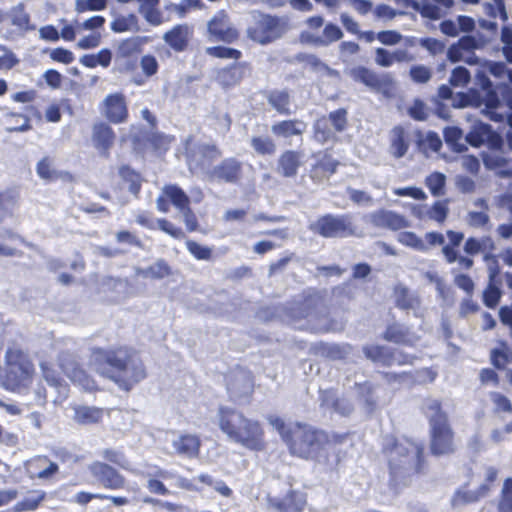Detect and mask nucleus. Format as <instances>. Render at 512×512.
Here are the masks:
<instances>
[{
	"mask_svg": "<svg viewBox=\"0 0 512 512\" xmlns=\"http://www.w3.org/2000/svg\"><path fill=\"white\" fill-rule=\"evenodd\" d=\"M285 445L293 457L322 463L337 470L355 446L354 432H327L307 423L295 422Z\"/></svg>",
	"mask_w": 512,
	"mask_h": 512,
	"instance_id": "nucleus-1",
	"label": "nucleus"
},
{
	"mask_svg": "<svg viewBox=\"0 0 512 512\" xmlns=\"http://www.w3.org/2000/svg\"><path fill=\"white\" fill-rule=\"evenodd\" d=\"M91 365L120 390L130 392L148 377L147 367L137 349L129 345L91 349Z\"/></svg>",
	"mask_w": 512,
	"mask_h": 512,
	"instance_id": "nucleus-2",
	"label": "nucleus"
},
{
	"mask_svg": "<svg viewBox=\"0 0 512 512\" xmlns=\"http://www.w3.org/2000/svg\"><path fill=\"white\" fill-rule=\"evenodd\" d=\"M381 451L387 459L390 486L406 484L408 480L425 474L428 469L425 447L420 442L408 438L400 440L389 435Z\"/></svg>",
	"mask_w": 512,
	"mask_h": 512,
	"instance_id": "nucleus-3",
	"label": "nucleus"
},
{
	"mask_svg": "<svg viewBox=\"0 0 512 512\" xmlns=\"http://www.w3.org/2000/svg\"><path fill=\"white\" fill-rule=\"evenodd\" d=\"M218 424L231 441L253 451L266 448L265 431L260 421L248 418L236 409L220 407Z\"/></svg>",
	"mask_w": 512,
	"mask_h": 512,
	"instance_id": "nucleus-4",
	"label": "nucleus"
},
{
	"mask_svg": "<svg viewBox=\"0 0 512 512\" xmlns=\"http://www.w3.org/2000/svg\"><path fill=\"white\" fill-rule=\"evenodd\" d=\"M36 368L30 353L17 343L9 345L0 367V386L12 393L28 390L34 381Z\"/></svg>",
	"mask_w": 512,
	"mask_h": 512,
	"instance_id": "nucleus-5",
	"label": "nucleus"
},
{
	"mask_svg": "<svg viewBox=\"0 0 512 512\" xmlns=\"http://www.w3.org/2000/svg\"><path fill=\"white\" fill-rule=\"evenodd\" d=\"M424 413L430 427V453L436 457L454 454L457 451L455 432L442 402L438 399H428L424 405Z\"/></svg>",
	"mask_w": 512,
	"mask_h": 512,
	"instance_id": "nucleus-6",
	"label": "nucleus"
},
{
	"mask_svg": "<svg viewBox=\"0 0 512 512\" xmlns=\"http://www.w3.org/2000/svg\"><path fill=\"white\" fill-rule=\"evenodd\" d=\"M288 30L287 22L278 15L261 11L252 14V21L247 27V37L260 45H268L280 39Z\"/></svg>",
	"mask_w": 512,
	"mask_h": 512,
	"instance_id": "nucleus-7",
	"label": "nucleus"
},
{
	"mask_svg": "<svg viewBox=\"0 0 512 512\" xmlns=\"http://www.w3.org/2000/svg\"><path fill=\"white\" fill-rule=\"evenodd\" d=\"M309 230L323 238H348L357 235V227L351 214L321 215L309 225Z\"/></svg>",
	"mask_w": 512,
	"mask_h": 512,
	"instance_id": "nucleus-8",
	"label": "nucleus"
},
{
	"mask_svg": "<svg viewBox=\"0 0 512 512\" xmlns=\"http://www.w3.org/2000/svg\"><path fill=\"white\" fill-rule=\"evenodd\" d=\"M485 96L483 99L485 113L491 121L504 122L512 128V88L508 85L498 87L499 93L492 89V84L486 80Z\"/></svg>",
	"mask_w": 512,
	"mask_h": 512,
	"instance_id": "nucleus-9",
	"label": "nucleus"
},
{
	"mask_svg": "<svg viewBox=\"0 0 512 512\" xmlns=\"http://www.w3.org/2000/svg\"><path fill=\"white\" fill-rule=\"evenodd\" d=\"M57 365L74 385H78L88 392L98 390L95 379L87 372L72 352L61 351L57 355Z\"/></svg>",
	"mask_w": 512,
	"mask_h": 512,
	"instance_id": "nucleus-10",
	"label": "nucleus"
},
{
	"mask_svg": "<svg viewBox=\"0 0 512 512\" xmlns=\"http://www.w3.org/2000/svg\"><path fill=\"white\" fill-rule=\"evenodd\" d=\"M350 78L361 83L371 91L389 95L395 87V82L390 73H377L366 66H355L348 71Z\"/></svg>",
	"mask_w": 512,
	"mask_h": 512,
	"instance_id": "nucleus-11",
	"label": "nucleus"
},
{
	"mask_svg": "<svg viewBox=\"0 0 512 512\" xmlns=\"http://www.w3.org/2000/svg\"><path fill=\"white\" fill-rule=\"evenodd\" d=\"M210 182L239 185L244 178L243 162L236 157H226L206 171Z\"/></svg>",
	"mask_w": 512,
	"mask_h": 512,
	"instance_id": "nucleus-12",
	"label": "nucleus"
},
{
	"mask_svg": "<svg viewBox=\"0 0 512 512\" xmlns=\"http://www.w3.org/2000/svg\"><path fill=\"white\" fill-rule=\"evenodd\" d=\"M222 150L214 143H202L196 150L187 152L186 162L191 172H204L211 168L214 161L221 158Z\"/></svg>",
	"mask_w": 512,
	"mask_h": 512,
	"instance_id": "nucleus-13",
	"label": "nucleus"
},
{
	"mask_svg": "<svg viewBox=\"0 0 512 512\" xmlns=\"http://www.w3.org/2000/svg\"><path fill=\"white\" fill-rule=\"evenodd\" d=\"M209 38L226 44L234 43L239 38L238 30L230 23L225 10L217 11L207 24Z\"/></svg>",
	"mask_w": 512,
	"mask_h": 512,
	"instance_id": "nucleus-14",
	"label": "nucleus"
},
{
	"mask_svg": "<svg viewBox=\"0 0 512 512\" xmlns=\"http://www.w3.org/2000/svg\"><path fill=\"white\" fill-rule=\"evenodd\" d=\"M104 118L111 124H122L129 119L126 96L122 92L108 94L100 105Z\"/></svg>",
	"mask_w": 512,
	"mask_h": 512,
	"instance_id": "nucleus-15",
	"label": "nucleus"
},
{
	"mask_svg": "<svg viewBox=\"0 0 512 512\" xmlns=\"http://www.w3.org/2000/svg\"><path fill=\"white\" fill-rule=\"evenodd\" d=\"M89 471L99 485L107 490H122L126 486L125 476L105 462H93Z\"/></svg>",
	"mask_w": 512,
	"mask_h": 512,
	"instance_id": "nucleus-16",
	"label": "nucleus"
},
{
	"mask_svg": "<svg viewBox=\"0 0 512 512\" xmlns=\"http://www.w3.org/2000/svg\"><path fill=\"white\" fill-rule=\"evenodd\" d=\"M251 72L249 62H233L216 71L215 81L223 89L233 88L239 85Z\"/></svg>",
	"mask_w": 512,
	"mask_h": 512,
	"instance_id": "nucleus-17",
	"label": "nucleus"
},
{
	"mask_svg": "<svg viewBox=\"0 0 512 512\" xmlns=\"http://www.w3.org/2000/svg\"><path fill=\"white\" fill-rule=\"evenodd\" d=\"M315 162L309 170V177L314 183L329 180L338 170L340 161L334 158L327 150L314 155Z\"/></svg>",
	"mask_w": 512,
	"mask_h": 512,
	"instance_id": "nucleus-18",
	"label": "nucleus"
},
{
	"mask_svg": "<svg viewBox=\"0 0 512 512\" xmlns=\"http://www.w3.org/2000/svg\"><path fill=\"white\" fill-rule=\"evenodd\" d=\"M110 124L105 121H98L92 127V144L98 153L105 158L110 156V150L116 141L115 131Z\"/></svg>",
	"mask_w": 512,
	"mask_h": 512,
	"instance_id": "nucleus-19",
	"label": "nucleus"
},
{
	"mask_svg": "<svg viewBox=\"0 0 512 512\" xmlns=\"http://www.w3.org/2000/svg\"><path fill=\"white\" fill-rule=\"evenodd\" d=\"M303 152L294 149L284 150L277 159V171L283 178H295L303 165Z\"/></svg>",
	"mask_w": 512,
	"mask_h": 512,
	"instance_id": "nucleus-20",
	"label": "nucleus"
},
{
	"mask_svg": "<svg viewBox=\"0 0 512 512\" xmlns=\"http://www.w3.org/2000/svg\"><path fill=\"white\" fill-rule=\"evenodd\" d=\"M371 222L374 226L398 231L410 226L405 216L390 210L379 209L371 214Z\"/></svg>",
	"mask_w": 512,
	"mask_h": 512,
	"instance_id": "nucleus-21",
	"label": "nucleus"
},
{
	"mask_svg": "<svg viewBox=\"0 0 512 512\" xmlns=\"http://www.w3.org/2000/svg\"><path fill=\"white\" fill-rule=\"evenodd\" d=\"M382 338L390 343L413 347L418 340L411 329L399 322H393L387 325Z\"/></svg>",
	"mask_w": 512,
	"mask_h": 512,
	"instance_id": "nucleus-22",
	"label": "nucleus"
},
{
	"mask_svg": "<svg viewBox=\"0 0 512 512\" xmlns=\"http://www.w3.org/2000/svg\"><path fill=\"white\" fill-rule=\"evenodd\" d=\"M201 444V438L197 434L182 433L173 441L172 446L177 455L194 459L200 455Z\"/></svg>",
	"mask_w": 512,
	"mask_h": 512,
	"instance_id": "nucleus-23",
	"label": "nucleus"
},
{
	"mask_svg": "<svg viewBox=\"0 0 512 512\" xmlns=\"http://www.w3.org/2000/svg\"><path fill=\"white\" fill-rule=\"evenodd\" d=\"M410 133L402 125L394 126L389 135V153L395 159L404 157L410 147Z\"/></svg>",
	"mask_w": 512,
	"mask_h": 512,
	"instance_id": "nucleus-24",
	"label": "nucleus"
},
{
	"mask_svg": "<svg viewBox=\"0 0 512 512\" xmlns=\"http://www.w3.org/2000/svg\"><path fill=\"white\" fill-rule=\"evenodd\" d=\"M374 60L378 66L388 68L395 63H410L415 60V57L412 53L405 49H396L394 51H390L388 49L379 47L375 49Z\"/></svg>",
	"mask_w": 512,
	"mask_h": 512,
	"instance_id": "nucleus-25",
	"label": "nucleus"
},
{
	"mask_svg": "<svg viewBox=\"0 0 512 512\" xmlns=\"http://www.w3.org/2000/svg\"><path fill=\"white\" fill-rule=\"evenodd\" d=\"M306 124L300 119H284L276 121L271 126L273 135L277 138L288 139L302 137Z\"/></svg>",
	"mask_w": 512,
	"mask_h": 512,
	"instance_id": "nucleus-26",
	"label": "nucleus"
},
{
	"mask_svg": "<svg viewBox=\"0 0 512 512\" xmlns=\"http://www.w3.org/2000/svg\"><path fill=\"white\" fill-rule=\"evenodd\" d=\"M319 398L321 405L332 409L341 416H349L353 411V405L347 400L337 396L336 390L333 388L320 391Z\"/></svg>",
	"mask_w": 512,
	"mask_h": 512,
	"instance_id": "nucleus-27",
	"label": "nucleus"
},
{
	"mask_svg": "<svg viewBox=\"0 0 512 512\" xmlns=\"http://www.w3.org/2000/svg\"><path fill=\"white\" fill-rule=\"evenodd\" d=\"M163 39L171 49L182 52L189 44V26L187 24H177L163 35Z\"/></svg>",
	"mask_w": 512,
	"mask_h": 512,
	"instance_id": "nucleus-28",
	"label": "nucleus"
},
{
	"mask_svg": "<svg viewBox=\"0 0 512 512\" xmlns=\"http://www.w3.org/2000/svg\"><path fill=\"white\" fill-rule=\"evenodd\" d=\"M365 357L373 363L391 367L395 365V349L382 345H366L363 347Z\"/></svg>",
	"mask_w": 512,
	"mask_h": 512,
	"instance_id": "nucleus-29",
	"label": "nucleus"
},
{
	"mask_svg": "<svg viewBox=\"0 0 512 512\" xmlns=\"http://www.w3.org/2000/svg\"><path fill=\"white\" fill-rule=\"evenodd\" d=\"M138 11L143 18L153 26H159L164 22L162 12L159 9L160 0H136Z\"/></svg>",
	"mask_w": 512,
	"mask_h": 512,
	"instance_id": "nucleus-30",
	"label": "nucleus"
},
{
	"mask_svg": "<svg viewBox=\"0 0 512 512\" xmlns=\"http://www.w3.org/2000/svg\"><path fill=\"white\" fill-rule=\"evenodd\" d=\"M268 104L280 115L288 116L292 113L290 109L291 95L286 89L272 90L266 96Z\"/></svg>",
	"mask_w": 512,
	"mask_h": 512,
	"instance_id": "nucleus-31",
	"label": "nucleus"
},
{
	"mask_svg": "<svg viewBox=\"0 0 512 512\" xmlns=\"http://www.w3.org/2000/svg\"><path fill=\"white\" fill-rule=\"evenodd\" d=\"M104 410L99 407L80 405L74 408V420L81 425H92L102 421Z\"/></svg>",
	"mask_w": 512,
	"mask_h": 512,
	"instance_id": "nucleus-32",
	"label": "nucleus"
},
{
	"mask_svg": "<svg viewBox=\"0 0 512 512\" xmlns=\"http://www.w3.org/2000/svg\"><path fill=\"white\" fill-rule=\"evenodd\" d=\"M138 275L151 280H162L173 275V269L164 259H159L150 266L140 269Z\"/></svg>",
	"mask_w": 512,
	"mask_h": 512,
	"instance_id": "nucleus-33",
	"label": "nucleus"
},
{
	"mask_svg": "<svg viewBox=\"0 0 512 512\" xmlns=\"http://www.w3.org/2000/svg\"><path fill=\"white\" fill-rule=\"evenodd\" d=\"M491 364L498 370H503L512 364V348L504 340L498 342V347L490 351Z\"/></svg>",
	"mask_w": 512,
	"mask_h": 512,
	"instance_id": "nucleus-34",
	"label": "nucleus"
},
{
	"mask_svg": "<svg viewBox=\"0 0 512 512\" xmlns=\"http://www.w3.org/2000/svg\"><path fill=\"white\" fill-rule=\"evenodd\" d=\"M40 370L43 379L47 382V384L56 389L67 388V383L63 378L61 372H59L55 366V364L51 361L44 360L40 362Z\"/></svg>",
	"mask_w": 512,
	"mask_h": 512,
	"instance_id": "nucleus-35",
	"label": "nucleus"
},
{
	"mask_svg": "<svg viewBox=\"0 0 512 512\" xmlns=\"http://www.w3.org/2000/svg\"><path fill=\"white\" fill-rule=\"evenodd\" d=\"M144 41L140 37H128L119 42L116 49V57L119 59H129L137 56L142 51Z\"/></svg>",
	"mask_w": 512,
	"mask_h": 512,
	"instance_id": "nucleus-36",
	"label": "nucleus"
},
{
	"mask_svg": "<svg viewBox=\"0 0 512 512\" xmlns=\"http://www.w3.org/2000/svg\"><path fill=\"white\" fill-rule=\"evenodd\" d=\"M323 296L319 291H313L303 295L302 300L294 308L296 314L301 318H306L311 315L322 302Z\"/></svg>",
	"mask_w": 512,
	"mask_h": 512,
	"instance_id": "nucleus-37",
	"label": "nucleus"
},
{
	"mask_svg": "<svg viewBox=\"0 0 512 512\" xmlns=\"http://www.w3.org/2000/svg\"><path fill=\"white\" fill-rule=\"evenodd\" d=\"M334 131L326 116L319 117L313 124V138L319 144H325L335 139Z\"/></svg>",
	"mask_w": 512,
	"mask_h": 512,
	"instance_id": "nucleus-38",
	"label": "nucleus"
},
{
	"mask_svg": "<svg viewBox=\"0 0 512 512\" xmlns=\"http://www.w3.org/2000/svg\"><path fill=\"white\" fill-rule=\"evenodd\" d=\"M165 195L169 198L170 203L179 211L187 209L191 201L186 192L176 184H167L163 187Z\"/></svg>",
	"mask_w": 512,
	"mask_h": 512,
	"instance_id": "nucleus-39",
	"label": "nucleus"
},
{
	"mask_svg": "<svg viewBox=\"0 0 512 512\" xmlns=\"http://www.w3.org/2000/svg\"><path fill=\"white\" fill-rule=\"evenodd\" d=\"M170 477V473L162 468H157L155 472L147 480L146 487L150 493L155 495L167 496L170 490L165 486L162 480Z\"/></svg>",
	"mask_w": 512,
	"mask_h": 512,
	"instance_id": "nucleus-40",
	"label": "nucleus"
},
{
	"mask_svg": "<svg viewBox=\"0 0 512 512\" xmlns=\"http://www.w3.org/2000/svg\"><path fill=\"white\" fill-rule=\"evenodd\" d=\"M394 293L395 305L397 308L401 310H410L419 307V297L412 294L408 288L404 286H396L394 289Z\"/></svg>",
	"mask_w": 512,
	"mask_h": 512,
	"instance_id": "nucleus-41",
	"label": "nucleus"
},
{
	"mask_svg": "<svg viewBox=\"0 0 512 512\" xmlns=\"http://www.w3.org/2000/svg\"><path fill=\"white\" fill-rule=\"evenodd\" d=\"M46 492L42 490H33L29 492V495L18 501L13 509L15 512H28L35 511L38 509L40 504L45 500Z\"/></svg>",
	"mask_w": 512,
	"mask_h": 512,
	"instance_id": "nucleus-42",
	"label": "nucleus"
},
{
	"mask_svg": "<svg viewBox=\"0 0 512 512\" xmlns=\"http://www.w3.org/2000/svg\"><path fill=\"white\" fill-rule=\"evenodd\" d=\"M119 175L122 180L129 185V191L137 196L142 188L143 178L141 174L129 165H122L119 168Z\"/></svg>",
	"mask_w": 512,
	"mask_h": 512,
	"instance_id": "nucleus-43",
	"label": "nucleus"
},
{
	"mask_svg": "<svg viewBox=\"0 0 512 512\" xmlns=\"http://www.w3.org/2000/svg\"><path fill=\"white\" fill-rule=\"evenodd\" d=\"M446 235L449 239V243L442 247V253L448 264H452L457 259L456 248L461 244L464 239V233L460 231L448 230Z\"/></svg>",
	"mask_w": 512,
	"mask_h": 512,
	"instance_id": "nucleus-44",
	"label": "nucleus"
},
{
	"mask_svg": "<svg viewBox=\"0 0 512 512\" xmlns=\"http://www.w3.org/2000/svg\"><path fill=\"white\" fill-rule=\"evenodd\" d=\"M36 172L45 181H56L61 177V172L55 169L53 159L49 156L43 157L37 163Z\"/></svg>",
	"mask_w": 512,
	"mask_h": 512,
	"instance_id": "nucleus-45",
	"label": "nucleus"
},
{
	"mask_svg": "<svg viewBox=\"0 0 512 512\" xmlns=\"http://www.w3.org/2000/svg\"><path fill=\"white\" fill-rule=\"evenodd\" d=\"M251 147L261 156L273 155L276 152L274 140L268 136H254L251 138Z\"/></svg>",
	"mask_w": 512,
	"mask_h": 512,
	"instance_id": "nucleus-46",
	"label": "nucleus"
},
{
	"mask_svg": "<svg viewBox=\"0 0 512 512\" xmlns=\"http://www.w3.org/2000/svg\"><path fill=\"white\" fill-rule=\"evenodd\" d=\"M449 214V199L437 200L427 210V217L438 223H444Z\"/></svg>",
	"mask_w": 512,
	"mask_h": 512,
	"instance_id": "nucleus-47",
	"label": "nucleus"
},
{
	"mask_svg": "<svg viewBox=\"0 0 512 512\" xmlns=\"http://www.w3.org/2000/svg\"><path fill=\"white\" fill-rule=\"evenodd\" d=\"M425 184L434 197L445 194L446 177L441 172H433L426 177Z\"/></svg>",
	"mask_w": 512,
	"mask_h": 512,
	"instance_id": "nucleus-48",
	"label": "nucleus"
},
{
	"mask_svg": "<svg viewBox=\"0 0 512 512\" xmlns=\"http://www.w3.org/2000/svg\"><path fill=\"white\" fill-rule=\"evenodd\" d=\"M414 7L422 17L430 20H438L443 15L442 8L434 0H422L420 3H416Z\"/></svg>",
	"mask_w": 512,
	"mask_h": 512,
	"instance_id": "nucleus-49",
	"label": "nucleus"
},
{
	"mask_svg": "<svg viewBox=\"0 0 512 512\" xmlns=\"http://www.w3.org/2000/svg\"><path fill=\"white\" fill-rule=\"evenodd\" d=\"M206 53L214 58L218 59H232L238 62L242 57V52L236 48L226 46H212L206 49Z\"/></svg>",
	"mask_w": 512,
	"mask_h": 512,
	"instance_id": "nucleus-50",
	"label": "nucleus"
},
{
	"mask_svg": "<svg viewBox=\"0 0 512 512\" xmlns=\"http://www.w3.org/2000/svg\"><path fill=\"white\" fill-rule=\"evenodd\" d=\"M484 13L491 19L499 18L501 21L508 20L505 4L503 0H491L483 4Z\"/></svg>",
	"mask_w": 512,
	"mask_h": 512,
	"instance_id": "nucleus-51",
	"label": "nucleus"
},
{
	"mask_svg": "<svg viewBox=\"0 0 512 512\" xmlns=\"http://www.w3.org/2000/svg\"><path fill=\"white\" fill-rule=\"evenodd\" d=\"M326 118L329 119L336 133L343 132L348 126V110L346 108L342 107L331 111Z\"/></svg>",
	"mask_w": 512,
	"mask_h": 512,
	"instance_id": "nucleus-52",
	"label": "nucleus"
},
{
	"mask_svg": "<svg viewBox=\"0 0 512 512\" xmlns=\"http://www.w3.org/2000/svg\"><path fill=\"white\" fill-rule=\"evenodd\" d=\"M343 37L342 30L333 23H328L325 25L323 29V34L321 37H317L314 40L315 44L318 45H329L332 42H336Z\"/></svg>",
	"mask_w": 512,
	"mask_h": 512,
	"instance_id": "nucleus-53",
	"label": "nucleus"
},
{
	"mask_svg": "<svg viewBox=\"0 0 512 512\" xmlns=\"http://www.w3.org/2000/svg\"><path fill=\"white\" fill-rule=\"evenodd\" d=\"M497 512H512V478H507L504 481Z\"/></svg>",
	"mask_w": 512,
	"mask_h": 512,
	"instance_id": "nucleus-54",
	"label": "nucleus"
},
{
	"mask_svg": "<svg viewBox=\"0 0 512 512\" xmlns=\"http://www.w3.org/2000/svg\"><path fill=\"white\" fill-rule=\"evenodd\" d=\"M137 24V18L134 14L128 16L118 15L110 24V28L115 33L130 31Z\"/></svg>",
	"mask_w": 512,
	"mask_h": 512,
	"instance_id": "nucleus-55",
	"label": "nucleus"
},
{
	"mask_svg": "<svg viewBox=\"0 0 512 512\" xmlns=\"http://www.w3.org/2000/svg\"><path fill=\"white\" fill-rule=\"evenodd\" d=\"M185 245L189 253L197 260L209 261L213 257V251L210 247L200 245L194 240H187Z\"/></svg>",
	"mask_w": 512,
	"mask_h": 512,
	"instance_id": "nucleus-56",
	"label": "nucleus"
},
{
	"mask_svg": "<svg viewBox=\"0 0 512 512\" xmlns=\"http://www.w3.org/2000/svg\"><path fill=\"white\" fill-rule=\"evenodd\" d=\"M500 41L505 60L512 64V25H504L501 28Z\"/></svg>",
	"mask_w": 512,
	"mask_h": 512,
	"instance_id": "nucleus-57",
	"label": "nucleus"
},
{
	"mask_svg": "<svg viewBox=\"0 0 512 512\" xmlns=\"http://www.w3.org/2000/svg\"><path fill=\"white\" fill-rule=\"evenodd\" d=\"M443 136L445 142L456 149L457 151H462L464 146L461 144V140L463 139V131L456 126L446 127L443 131Z\"/></svg>",
	"mask_w": 512,
	"mask_h": 512,
	"instance_id": "nucleus-58",
	"label": "nucleus"
},
{
	"mask_svg": "<svg viewBox=\"0 0 512 512\" xmlns=\"http://www.w3.org/2000/svg\"><path fill=\"white\" fill-rule=\"evenodd\" d=\"M398 241L408 247H411L417 251L426 252L427 246L425 242L417 236L414 232L405 231L401 232L398 236Z\"/></svg>",
	"mask_w": 512,
	"mask_h": 512,
	"instance_id": "nucleus-59",
	"label": "nucleus"
},
{
	"mask_svg": "<svg viewBox=\"0 0 512 512\" xmlns=\"http://www.w3.org/2000/svg\"><path fill=\"white\" fill-rule=\"evenodd\" d=\"M409 76L414 83L426 84L432 78V70L422 64L413 65L410 67Z\"/></svg>",
	"mask_w": 512,
	"mask_h": 512,
	"instance_id": "nucleus-60",
	"label": "nucleus"
},
{
	"mask_svg": "<svg viewBox=\"0 0 512 512\" xmlns=\"http://www.w3.org/2000/svg\"><path fill=\"white\" fill-rule=\"evenodd\" d=\"M470 80L469 70L463 66H458L452 70L449 83L454 87H464Z\"/></svg>",
	"mask_w": 512,
	"mask_h": 512,
	"instance_id": "nucleus-61",
	"label": "nucleus"
},
{
	"mask_svg": "<svg viewBox=\"0 0 512 512\" xmlns=\"http://www.w3.org/2000/svg\"><path fill=\"white\" fill-rule=\"evenodd\" d=\"M0 52H3V54L0 56V71L11 70L19 64V58L7 46L1 44Z\"/></svg>",
	"mask_w": 512,
	"mask_h": 512,
	"instance_id": "nucleus-62",
	"label": "nucleus"
},
{
	"mask_svg": "<svg viewBox=\"0 0 512 512\" xmlns=\"http://www.w3.org/2000/svg\"><path fill=\"white\" fill-rule=\"evenodd\" d=\"M142 73L146 78L155 76L159 71V63L152 54H146L140 59Z\"/></svg>",
	"mask_w": 512,
	"mask_h": 512,
	"instance_id": "nucleus-63",
	"label": "nucleus"
},
{
	"mask_svg": "<svg viewBox=\"0 0 512 512\" xmlns=\"http://www.w3.org/2000/svg\"><path fill=\"white\" fill-rule=\"evenodd\" d=\"M408 115L415 121H425L428 118V107L421 99H415L408 108Z\"/></svg>",
	"mask_w": 512,
	"mask_h": 512,
	"instance_id": "nucleus-64",
	"label": "nucleus"
}]
</instances>
